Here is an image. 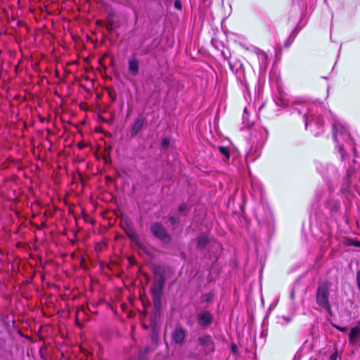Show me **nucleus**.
Here are the masks:
<instances>
[{"mask_svg": "<svg viewBox=\"0 0 360 360\" xmlns=\"http://www.w3.org/2000/svg\"><path fill=\"white\" fill-rule=\"evenodd\" d=\"M291 115H297L302 117L305 124V129H309L315 136L323 134L325 131V122L323 117L328 115L332 118L333 139L335 143V152L338 158L344 163L346 169L345 174L340 178L338 169L332 164L315 162L316 171L322 176L326 184L328 191L317 190L315 195L316 200L319 202L323 201L326 207L330 210L331 216L338 222L340 217L343 221H347L344 213L340 211V202L338 200H328L329 194L333 192L340 186L341 192L347 191L352 184L356 169V158L358 157L356 143L352 137L346 123L340 120L330 110L315 103H310L302 100H296L292 102Z\"/></svg>", "mask_w": 360, "mask_h": 360, "instance_id": "nucleus-1", "label": "nucleus"}, {"mask_svg": "<svg viewBox=\"0 0 360 360\" xmlns=\"http://www.w3.org/2000/svg\"><path fill=\"white\" fill-rule=\"evenodd\" d=\"M330 287V282L323 281L318 285L316 294V304L329 314L331 313V307L329 303Z\"/></svg>", "mask_w": 360, "mask_h": 360, "instance_id": "nucleus-2", "label": "nucleus"}, {"mask_svg": "<svg viewBox=\"0 0 360 360\" xmlns=\"http://www.w3.org/2000/svg\"><path fill=\"white\" fill-rule=\"evenodd\" d=\"M153 236L163 244L167 245L172 240V237L166 228L160 222H153L150 226Z\"/></svg>", "mask_w": 360, "mask_h": 360, "instance_id": "nucleus-3", "label": "nucleus"}, {"mask_svg": "<svg viewBox=\"0 0 360 360\" xmlns=\"http://www.w3.org/2000/svg\"><path fill=\"white\" fill-rule=\"evenodd\" d=\"M198 346L201 347L202 355H207L214 351V342L210 335H203L197 339Z\"/></svg>", "mask_w": 360, "mask_h": 360, "instance_id": "nucleus-4", "label": "nucleus"}, {"mask_svg": "<svg viewBox=\"0 0 360 360\" xmlns=\"http://www.w3.org/2000/svg\"><path fill=\"white\" fill-rule=\"evenodd\" d=\"M165 283V278L164 274L155 272V278L150 288L151 293L162 294Z\"/></svg>", "mask_w": 360, "mask_h": 360, "instance_id": "nucleus-5", "label": "nucleus"}, {"mask_svg": "<svg viewBox=\"0 0 360 360\" xmlns=\"http://www.w3.org/2000/svg\"><path fill=\"white\" fill-rule=\"evenodd\" d=\"M197 321L200 326L208 327L213 321V316L210 311H204L198 314Z\"/></svg>", "mask_w": 360, "mask_h": 360, "instance_id": "nucleus-6", "label": "nucleus"}, {"mask_svg": "<svg viewBox=\"0 0 360 360\" xmlns=\"http://www.w3.org/2000/svg\"><path fill=\"white\" fill-rule=\"evenodd\" d=\"M186 330L181 327H176L172 333V341L176 345H181L185 340Z\"/></svg>", "mask_w": 360, "mask_h": 360, "instance_id": "nucleus-7", "label": "nucleus"}, {"mask_svg": "<svg viewBox=\"0 0 360 360\" xmlns=\"http://www.w3.org/2000/svg\"><path fill=\"white\" fill-rule=\"evenodd\" d=\"M128 70L131 75L135 77L139 72V61L135 57H131L128 60Z\"/></svg>", "mask_w": 360, "mask_h": 360, "instance_id": "nucleus-8", "label": "nucleus"}, {"mask_svg": "<svg viewBox=\"0 0 360 360\" xmlns=\"http://www.w3.org/2000/svg\"><path fill=\"white\" fill-rule=\"evenodd\" d=\"M146 122V119L143 117H139L135 120L134 123L131 125V136L134 137L137 135V134L141 131L143 128L144 123Z\"/></svg>", "mask_w": 360, "mask_h": 360, "instance_id": "nucleus-9", "label": "nucleus"}, {"mask_svg": "<svg viewBox=\"0 0 360 360\" xmlns=\"http://www.w3.org/2000/svg\"><path fill=\"white\" fill-rule=\"evenodd\" d=\"M255 53L257 57L260 70H264L269 63V58L266 53L260 49L257 50Z\"/></svg>", "mask_w": 360, "mask_h": 360, "instance_id": "nucleus-10", "label": "nucleus"}, {"mask_svg": "<svg viewBox=\"0 0 360 360\" xmlns=\"http://www.w3.org/2000/svg\"><path fill=\"white\" fill-rule=\"evenodd\" d=\"M360 338V328L359 326H355L352 328L350 333L349 335V344L352 346L358 343V340Z\"/></svg>", "mask_w": 360, "mask_h": 360, "instance_id": "nucleus-11", "label": "nucleus"}, {"mask_svg": "<svg viewBox=\"0 0 360 360\" xmlns=\"http://www.w3.org/2000/svg\"><path fill=\"white\" fill-rule=\"evenodd\" d=\"M229 66H230V68L232 70V72L235 71L234 68H235V67H236V73L237 75H239V76H244L245 72H244V68H243V65L242 63L238 62V63H236L235 64H233L232 63L229 62Z\"/></svg>", "mask_w": 360, "mask_h": 360, "instance_id": "nucleus-12", "label": "nucleus"}, {"mask_svg": "<svg viewBox=\"0 0 360 360\" xmlns=\"http://www.w3.org/2000/svg\"><path fill=\"white\" fill-rule=\"evenodd\" d=\"M208 243V238L206 235L202 233L197 238V248L203 249Z\"/></svg>", "mask_w": 360, "mask_h": 360, "instance_id": "nucleus-13", "label": "nucleus"}, {"mask_svg": "<svg viewBox=\"0 0 360 360\" xmlns=\"http://www.w3.org/2000/svg\"><path fill=\"white\" fill-rule=\"evenodd\" d=\"M219 153L224 156V161L226 162L230 158V150L228 147L226 146H219L218 147Z\"/></svg>", "mask_w": 360, "mask_h": 360, "instance_id": "nucleus-14", "label": "nucleus"}, {"mask_svg": "<svg viewBox=\"0 0 360 360\" xmlns=\"http://www.w3.org/2000/svg\"><path fill=\"white\" fill-rule=\"evenodd\" d=\"M153 301L155 307H158L161 304L162 294L160 293H151Z\"/></svg>", "mask_w": 360, "mask_h": 360, "instance_id": "nucleus-15", "label": "nucleus"}, {"mask_svg": "<svg viewBox=\"0 0 360 360\" xmlns=\"http://www.w3.org/2000/svg\"><path fill=\"white\" fill-rule=\"evenodd\" d=\"M213 300V295L212 293H207L202 295V302L210 303Z\"/></svg>", "mask_w": 360, "mask_h": 360, "instance_id": "nucleus-16", "label": "nucleus"}, {"mask_svg": "<svg viewBox=\"0 0 360 360\" xmlns=\"http://www.w3.org/2000/svg\"><path fill=\"white\" fill-rule=\"evenodd\" d=\"M169 221L172 225L178 224L179 223V218L176 216H170L169 217Z\"/></svg>", "mask_w": 360, "mask_h": 360, "instance_id": "nucleus-17", "label": "nucleus"}, {"mask_svg": "<svg viewBox=\"0 0 360 360\" xmlns=\"http://www.w3.org/2000/svg\"><path fill=\"white\" fill-rule=\"evenodd\" d=\"M292 320V318L291 317H289V316H281L280 318V322L281 324H287L288 323H290Z\"/></svg>", "mask_w": 360, "mask_h": 360, "instance_id": "nucleus-18", "label": "nucleus"}, {"mask_svg": "<svg viewBox=\"0 0 360 360\" xmlns=\"http://www.w3.org/2000/svg\"><path fill=\"white\" fill-rule=\"evenodd\" d=\"M169 140L167 138H164L161 141V145L164 148H167L169 145Z\"/></svg>", "mask_w": 360, "mask_h": 360, "instance_id": "nucleus-19", "label": "nucleus"}, {"mask_svg": "<svg viewBox=\"0 0 360 360\" xmlns=\"http://www.w3.org/2000/svg\"><path fill=\"white\" fill-rule=\"evenodd\" d=\"M356 281L358 288L360 290V269L356 271Z\"/></svg>", "mask_w": 360, "mask_h": 360, "instance_id": "nucleus-20", "label": "nucleus"}, {"mask_svg": "<svg viewBox=\"0 0 360 360\" xmlns=\"http://www.w3.org/2000/svg\"><path fill=\"white\" fill-rule=\"evenodd\" d=\"M188 205L186 204V203H183V204H181L179 206V211L181 212H185L186 210H188Z\"/></svg>", "mask_w": 360, "mask_h": 360, "instance_id": "nucleus-21", "label": "nucleus"}, {"mask_svg": "<svg viewBox=\"0 0 360 360\" xmlns=\"http://www.w3.org/2000/svg\"><path fill=\"white\" fill-rule=\"evenodd\" d=\"M348 244L349 245H354L355 247H360V241L359 240H350Z\"/></svg>", "mask_w": 360, "mask_h": 360, "instance_id": "nucleus-22", "label": "nucleus"}, {"mask_svg": "<svg viewBox=\"0 0 360 360\" xmlns=\"http://www.w3.org/2000/svg\"><path fill=\"white\" fill-rule=\"evenodd\" d=\"M174 6L176 9L181 10V3L180 0H175Z\"/></svg>", "mask_w": 360, "mask_h": 360, "instance_id": "nucleus-23", "label": "nucleus"}, {"mask_svg": "<svg viewBox=\"0 0 360 360\" xmlns=\"http://www.w3.org/2000/svg\"><path fill=\"white\" fill-rule=\"evenodd\" d=\"M129 237L131 240H132L134 242H136L138 240V236L136 233H129Z\"/></svg>", "mask_w": 360, "mask_h": 360, "instance_id": "nucleus-24", "label": "nucleus"}, {"mask_svg": "<svg viewBox=\"0 0 360 360\" xmlns=\"http://www.w3.org/2000/svg\"><path fill=\"white\" fill-rule=\"evenodd\" d=\"M338 352H333L329 357L328 360H337L338 359Z\"/></svg>", "mask_w": 360, "mask_h": 360, "instance_id": "nucleus-25", "label": "nucleus"}, {"mask_svg": "<svg viewBox=\"0 0 360 360\" xmlns=\"http://www.w3.org/2000/svg\"><path fill=\"white\" fill-rule=\"evenodd\" d=\"M237 349H238V348H237V346H236L235 344H232V345H231V352H232L233 353H236V351H237Z\"/></svg>", "mask_w": 360, "mask_h": 360, "instance_id": "nucleus-26", "label": "nucleus"}, {"mask_svg": "<svg viewBox=\"0 0 360 360\" xmlns=\"http://www.w3.org/2000/svg\"><path fill=\"white\" fill-rule=\"evenodd\" d=\"M291 43H292V41H290V39H288L284 44L285 47H286V48L289 47L290 46Z\"/></svg>", "mask_w": 360, "mask_h": 360, "instance_id": "nucleus-27", "label": "nucleus"}, {"mask_svg": "<svg viewBox=\"0 0 360 360\" xmlns=\"http://www.w3.org/2000/svg\"><path fill=\"white\" fill-rule=\"evenodd\" d=\"M338 330L340 331H342V332H344L346 330V328L345 327H340V326H335Z\"/></svg>", "mask_w": 360, "mask_h": 360, "instance_id": "nucleus-28", "label": "nucleus"}, {"mask_svg": "<svg viewBox=\"0 0 360 360\" xmlns=\"http://www.w3.org/2000/svg\"><path fill=\"white\" fill-rule=\"evenodd\" d=\"M290 297H291L292 300H294V298H295V292H294V290H292V292L290 293Z\"/></svg>", "mask_w": 360, "mask_h": 360, "instance_id": "nucleus-29", "label": "nucleus"}, {"mask_svg": "<svg viewBox=\"0 0 360 360\" xmlns=\"http://www.w3.org/2000/svg\"><path fill=\"white\" fill-rule=\"evenodd\" d=\"M328 91H329V88L328 87V89H327V94H328Z\"/></svg>", "mask_w": 360, "mask_h": 360, "instance_id": "nucleus-30", "label": "nucleus"}]
</instances>
